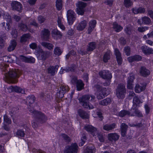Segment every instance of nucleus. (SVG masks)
Instances as JSON below:
<instances>
[{"instance_id":"obj_1","label":"nucleus","mask_w":153,"mask_h":153,"mask_svg":"<svg viewBox=\"0 0 153 153\" xmlns=\"http://www.w3.org/2000/svg\"><path fill=\"white\" fill-rule=\"evenodd\" d=\"M91 101L94 100L95 99V97L92 95H85L80 97L79 100L80 104L85 108L88 109H92L94 108L93 106L90 105L89 103V100L90 98Z\"/></svg>"},{"instance_id":"obj_2","label":"nucleus","mask_w":153,"mask_h":153,"mask_svg":"<svg viewBox=\"0 0 153 153\" xmlns=\"http://www.w3.org/2000/svg\"><path fill=\"white\" fill-rule=\"evenodd\" d=\"M5 72V71H4ZM21 74L20 71L19 70H15L10 71L8 73H4V74L6 77L9 80L10 82L15 83L17 81L16 80L14 79L19 77Z\"/></svg>"},{"instance_id":"obj_3","label":"nucleus","mask_w":153,"mask_h":153,"mask_svg":"<svg viewBox=\"0 0 153 153\" xmlns=\"http://www.w3.org/2000/svg\"><path fill=\"white\" fill-rule=\"evenodd\" d=\"M126 93V89L125 86L123 84H119L116 91V95L117 98L123 99L125 97Z\"/></svg>"},{"instance_id":"obj_4","label":"nucleus","mask_w":153,"mask_h":153,"mask_svg":"<svg viewBox=\"0 0 153 153\" xmlns=\"http://www.w3.org/2000/svg\"><path fill=\"white\" fill-rule=\"evenodd\" d=\"M67 16L68 24L72 25L76 19V13L73 10H69L67 11Z\"/></svg>"},{"instance_id":"obj_5","label":"nucleus","mask_w":153,"mask_h":153,"mask_svg":"<svg viewBox=\"0 0 153 153\" xmlns=\"http://www.w3.org/2000/svg\"><path fill=\"white\" fill-rule=\"evenodd\" d=\"M30 112L32 114H34L36 116L39 118V120L41 123L45 122L47 120V117L44 114L40 112H38L33 110H30Z\"/></svg>"},{"instance_id":"obj_6","label":"nucleus","mask_w":153,"mask_h":153,"mask_svg":"<svg viewBox=\"0 0 153 153\" xmlns=\"http://www.w3.org/2000/svg\"><path fill=\"white\" fill-rule=\"evenodd\" d=\"M78 147L76 143L72 144L70 146H66L64 152V153H76Z\"/></svg>"},{"instance_id":"obj_7","label":"nucleus","mask_w":153,"mask_h":153,"mask_svg":"<svg viewBox=\"0 0 153 153\" xmlns=\"http://www.w3.org/2000/svg\"><path fill=\"white\" fill-rule=\"evenodd\" d=\"M78 147L76 143L72 144L70 146H66L64 152V153H76Z\"/></svg>"},{"instance_id":"obj_8","label":"nucleus","mask_w":153,"mask_h":153,"mask_svg":"<svg viewBox=\"0 0 153 153\" xmlns=\"http://www.w3.org/2000/svg\"><path fill=\"white\" fill-rule=\"evenodd\" d=\"M71 81L73 84L76 83L77 90L80 91L83 89L84 85L81 80H77L76 77H74L72 79Z\"/></svg>"},{"instance_id":"obj_9","label":"nucleus","mask_w":153,"mask_h":153,"mask_svg":"<svg viewBox=\"0 0 153 153\" xmlns=\"http://www.w3.org/2000/svg\"><path fill=\"white\" fill-rule=\"evenodd\" d=\"M39 54L38 58L42 61L45 60L51 55L50 52L43 51L42 49L39 50Z\"/></svg>"},{"instance_id":"obj_10","label":"nucleus","mask_w":153,"mask_h":153,"mask_svg":"<svg viewBox=\"0 0 153 153\" xmlns=\"http://www.w3.org/2000/svg\"><path fill=\"white\" fill-rule=\"evenodd\" d=\"M86 130L90 132L94 136H96L98 134V131L97 128L91 125H88L84 127Z\"/></svg>"},{"instance_id":"obj_11","label":"nucleus","mask_w":153,"mask_h":153,"mask_svg":"<svg viewBox=\"0 0 153 153\" xmlns=\"http://www.w3.org/2000/svg\"><path fill=\"white\" fill-rule=\"evenodd\" d=\"M100 76L103 79H111L112 77L111 74L108 71L103 70L99 72Z\"/></svg>"},{"instance_id":"obj_12","label":"nucleus","mask_w":153,"mask_h":153,"mask_svg":"<svg viewBox=\"0 0 153 153\" xmlns=\"http://www.w3.org/2000/svg\"><path fill=\"white\" fill-rule=\"evenodd\" d=\"M11 5L13 9L18 11H20L22 8V4L19 2L17 1H12L11 4Z\"/></svg>"},{"instance_id":"obj_13","label":"nucleus","mask_w":153,"mask_h":153,"mask_svg":"<svg viewBox=\"0 0 153 153\" xmlns=\"http://www.w3.org/2000/svg\"><path fill=\"white\" fill-rule=\"evenodd\" d=\"M136 116L138 117H142L143 115L141 112L136 107H132L130 110V116Z\"/></svg>"},{"instance_id":"obj_14","label":"nucleus","mask_w":153,"mask_h":153,"mask_svg":"<svg viewBox=\"0 0 153 153\" xmlns=\"http://www.w3.org/2000/svg\"><path fill=\"white\" fill-rule=\"evenodd\" d=\"M116 125L115 123L111 124H106L103 126V129L106 131H112L116 128Z\"/></svg>"},{"instance_id":"obj_15","label":"nucleus","mask_w":153,"mask_h":153,"mask_svg":"<svg viewBox=\"0 0 153 153\" xmlns=\"http://www.w3.org/2000/svg\"><path fill=\"white\" fill-rule=\"evenodd\" d=\"M106 89L105 88L102 89H98L97 90L96 94L97 98L98 99H101L105 97V96L106 94L105 92Z\"/></svg>"},{"instance_id":"obj_16","label":"nucleus","mask_w":153,"mask_h":153,"mask_svg":"<svg viewBox=\"0 0 153 153\" xmlns=\"http://www.w3.org/2000/svg\"><path fill=\"white\" fill-rule=\"evenodd\" d=\"M108 139L111 141H116L118 140L120 136L116 133H110L108 134Z\"/></svg>"},{"instance_id":"obj_17","label":"nucleus","mask_w":153,"mask_h":153,"mask_svg":"<svg viewBox=\"0 0 153 153\" xmlns=\"http://www.w3.org/2000/svg\"><path fill=\"white\" fill-rule=\"evenodd\" d=\"M87 22L85 20L81 21L78 24L76 27V29L79 31L83 30L86 27Z\"/></svg>"},{"instance_id":"obj_18","label":"nucleus","mask_w":153,"mask_h":153,"mask_svg":"<svg viewBox=\"0 0 153 153\" xmlns=\"http://www.w3.org/2000/svg\"><path fill=\"white\" fill-rule=\"evenodd\" d=\"M146 85L142 83L137 84L135 87V91L136 93H139L145 89Z\"/></svg>"},{"instance_id":"obj_19","label":"nucleus","mask_w":153,"mask_h":153,"mask_svg":"<svg viewBox=\"0 0 153 153\" xmlns=\"http://www.w3.org/2000/svg\"><path fill=\"white\" fill-rule=\"evenodd\" d=\"M141 49L142 52L145 54H151L153 53V50L146 45L141 46Z\"/></svg>"},{"instance_id":"obj_20","label":"nucleus","mask_w":153,"mask_h":153,"mask_svg":"<svg viewBox=\"0 0 153 153\" xmlns=\"http://www.w3.org/2000/svg\"><path fill=\"white\" fill-rule=\"evenodd\" d=\"M139 73L142 76H146L150 74L149 71L145 67H142L140 69Z\"/></svg>"},{"instance_id":"obj_21","label":"nucleus","mask_w":153,"mask_h":153,"mask_svg":"<svg viewBox=\"0 0 153 153\" xmlns=\"http://www.w3.org/2000/svg\"><path fill=\"white\" fill-rule=\"evenodd\" d=\"M50 35L49 31L47 29H45L41 32V37L42 40H47Z\"/></svg>"},{"instance_id":"obj_22","label":"nucleus","mask_w":153,"mask_h":153,"mask_svg":"<svg viewBox=\"0 0 153 153\" xmlns=\"http://www.w3.org/2000/svg\"><path fill=\"white\" fill-rule=\"evenodd\" d=\"M114 53L116 56L118 64L119 65H121L122 63V60L120 52L117 49H115L114 50Z\"/></svg>"},{"instance_id":"obj_23","label":"nucleus","mask_w":153,"mask_h":153,"mask_svg":"<svg viewBox=\"0 0 153 153\" xmlns=\"http://www.w3.org/2000/svg\"><path fill=\"white\" fill-rule=\"evenodd\" d=\"M6 123L8 124H9L11 123V121L7 116V115H5L4 116V123L3 128L4 129L6 130H9V128L5 124V123Z\"/></svg>"},{"instance_id":"obj_24","label":"nucleus","mask_w":153,"mask_h":153,"mask_svg":"<svg viewBox=\"0 0 153 153\" xmlns=\"http://www.w3.org/2000/svg\"><path fill=\"white\" fill-rule=\"evenodd\" d=\"M58 67L59 66L57 65L54 66H50L48 69V73L50 74L51 75H53L57 71Z\"/></svg>"},{"instance_id":"obj_25","label":"nucleus","mask_w":153,"mask_h":153,"mask_svg":"<svg viewBox=\"0 0 153 153\" xmlns=\"http://www.w3.org/2000/svg\"><path fill=\"white\" fill-rule=\"evenodd\" d=\"M128 126L125 123H122L120 126V129L121 135L123 137H125L126 134Z\"/></svg>"},{"instance_id":"obj_26","label":"nucleus","mask_w":153,"mask_h":153,"mask_svg":"<svg viewBox=\"0 0 153 153\" xmlns=\"http://www.w3.org/2000/svg\"><path fill=\"white\" fill-rule=\"evenodd\" d=\"M41 44L44 47L49 50H52L54 47V45L53 44L48 42H42L41 43Z\"/></svg>"},{"instance_id":"obj_27","label":"nucleus","mask_w":153,"mask_h":153,"mask_svg":"<svg viewBox=\"0 0 153 153\" xmlns=\"http://www.w3.org/2000/svg\"><path fill=\"white\" fill-rule=\"evenodd\" d=\"M3 16L4 18L5 19L6 21L8 22L6 24L7 28L6 29L5 27V29L6 30H9L10 27V25L9 24V22H10L11 21V16L9 15L8 14L7 15L6 14H4Z\"/></svg>"},{"instance_id":"obj_28","label":"nucleus","mask_w":153,"mask_h":153,"mask_svg":"<svg viewBox=\"0 0 153 153\" xmlns=\"http://www.w3.org/2000/svg\"><path fill=\"white\" fill-rule=\"evenodd\" d=\"M79 115L82 119H88L89 117V115L87 113L80 110L78 111Z\"/></svg>"},{"instance_id":"obj_29","label":"nucleus","mask_w":153,"mask_h":153,"mask_svg":"<svg viewBox=\"0 0 153 153\" xmlns=\"http://www.w3.org/2000/svg\"><path fill=\"white\" fill-rule=\"evenodd\" d=\"M51 34L52 36L54 38L56 36L59 37H61L62 36V33L58 30L56 29H53L52 30Z\"/></svg>"},{"instance_id":"obj_30","label":"nucleus","mask_w":153,"mask_h":153,"mask_svg":"<svg viewBox=\"0 0 153 153\" xmlns=\"http://www.w3.org/2000/svg\"><path fill=\"white\" fill-rule=\"evenodd\" d=\"M132 10L134 13L137 14L143 13L145 12V10L144 8L140 7L138 8H133L132 9Z\"/></svg>"},{"instance_id":"obj_31","label":"nucleus","mask_w":153,"mask_h":153,"mask_svg":"<svg viewBox=\"0 0 153 153\" xmlns=\"http://www.w3.org/2000/svg\"><path fill=\"white\" fill-rule=\"evenodd\" d=\"M16 42L15 40H13L11 41L10 45L8 48V50L10 52L13 51L16 46Z\"/></svg>"},{"instance_id":"obj_32","label":"nucleus","mask_w":153,"mask_h":153,"mask_svg":"<svg viewBox=\"0 0 153 153\" xmlns=\"http://www.w3.org/2000/svg\"><path fill=\"white\" fill-rule=\"evenodd\" d=\"M113 28L115 31L117 32L120 31L123 28L122 27L118 25L116 22H114L113 23Z\"/></svg>"},{"instance_id":"obj_33","label":"nucleus","mask_w":153,"mask_h":153,"mask_svg":"<svg viewBox=\"0 0 153 153\" xmlns=\"http://www.w3.org/2000/svg\"><path fill=\"white\" fill-rule=\"evenodd\" d=\"M95 152V149L94 146H88L85 150L84 153H94Z\"/></svg>"},{"instance_id":"obj_34","label":"nucleus","mask_w":153,"mask_h":153,"mask_svg":"<svg viewBox=\"0 0 153 153\" xmlns=\"http://www.w3.org/2000/svg\"><path fill=\"white\" fill-rule=\"evenodd\" d=\"M30 35L29 34H25L23 35L21 38V42H25L30 39Z\"/></svg>"},{"instance_id":"obj_35","label":"nucleus","mask_w":153,"mask_h":153,"mask_svg":"<svg viewBox=\"0 0 153 153\" xmlns=\"http://www.w3.org/2000/svg\"><path fill=\"white\" fill-rule=\"evenodd\" d=\"M36 98L33 95L28 96L27 98V102L30 104L33 103L35 100Z\"/></svg>"},{"instance_id":"obj_36","label":"nucleus","mask_w":153,"mask_h":153,"mask_svg":"<svg viewBox=\"0 0 153 153\" xmlns=\"http://www.w3.org/2000/svg\"><path fill=\"white\" fill-rule=\"evenodd\" d=\"M111 102V100L110 98H107L99 102L100 105H106L110 103Z\"/></svg>"},{"instance_id":"obj_37","label":"nucleus","mask_w":153,"mask_h":153,"mask_svg":"<svg viewBox=\"0 0 153 153\" xmlns=\"http://www.w3.org/2000/svg\"><path fill=\"white\" fill-rule=\"evenodd\" d=\"M96 45L95 42H91L90 43L88 46L87 49V51H92L96 48Z\"/></svg>"},{"instance_id":"obj_38","label":"nucleus","mask_w":153,"mask_h":153,"mask_svg":"<svg viewBox=\"0 0 153 153\" xmlns=\"http://www.w3.org/2000/svg\"><path fill=\"white\" fill-rule=\"evenodd\" d=\"M63 4L62 0H56V6L58 10H61Z\"/></svg>"},{"instance_id":"obj_39","label":"nucleus","mask_w":153,"mask_h":153,"mask_svg":"<svg viewBox=\"0 0 153 153\" xmlns=\"http://www.w3.org/2000/svg\"><path fill=\"white\" fill-rule=\"evenodd\" d=\"M69 90V87L67 85H61L60 87V92H62L65 94Z\"/></svg>"},{"instance_id":"obj_40","label":"nucleus","mask_w":153,"mask_h":153,"mask_svg":"<svg viewBox=\"0 0 153 153\" xmlns=\"http://www.w3.org/2000/svg\"><path fill=\"white\" fill-rule=\"evenodd\" d=\"M62 52V51L59 47H56L54 50V54L56 55L59 56L60 55Z\"/></svg>"},{"instance_id":"obj_41","label":"nucleus","mask_w":153,"mask_h":153,"mask_svg":"<svg viewBox=\"0 0 153 153\" xmlns=\"http://www.w3.org/2000/svg\"><path fill=\"white\" fill-rule=\"evenodd\" d=\"M133 3L131 0H124V5L126 7H129L133 5Z\"/></svg>"},{"instance_id":"obj_42","label":"nucleus","mask_w":153,"mask_h":153,"mask_svg":"<svg viewBox=\"0 0 153 153\" xmlns=\"http://www.w3.org/2000/svg\"><path fill=\"white\" fill-rule=\"evenodd\" d=\"M127 114L130 116V111L126 110H122L120 112L119 115L120 117H123Z\"/></svg>"},{"instance_id":"obj_43","label":"nucleus","mask_w":153,"mask_h":153,"mask_svg":"<svg viewBox=\"0 0 153 153\" xmlns=\"http://www.w3.org/2000/svg\"><path fill=\"white\" fill-rule=\"evenodd\" d=\"M110 51H108L107 52H106L104 55L103 56V61L105 62H107L108 60L110 59Z\"/></svg>"},{"instance_id":"obj_44","label":"nucleus","mask_w":153,"mask_h":153,"mask_svg":"<svg viewBox=\"0 0 153 153\" xmlns=\"http://www.w3.org/2000/svg\"><path fill=\"white\" fill-rule=\"evenodd\" d=\"M142 20L143 23L146 25L149 24L151 22L150 19L147 17L145 16L142 18Z\"/></svg>"},{"instance_id":"obj_45","label":"nucleus","mask_w":153,"mask_h":153,"mask_svg":"<svg viewBox=\"0 0 153 153\" xmlns=\"http://www.w3.org/2000/svg\"><path fill=\"white\" fill-rule=\"evenodd\" d=\"M76 5L78 8L84 9L86 6V3L82 1H79L76 4Z\"/></svg>"},{"instance_id":"obj_46","label":"nucleus","mask_w":153,"mask_h":153,"mask_svg":"<svg viewBox=\"0 0 153 153\" xmlns=\"http://www.w3.org/2000/svg\"><path fill=\"white\" fill-rule=\"evenodd\" d=\"M20 29L24 31H26L27 30H28L31 32L29 27H28L26 25L21 23L19 26Z\"/></svg>"},{"instance_id":"obj_47","label":"nucleus","mask_w":153,"mask_h":153,"mask_svg":"<svg viewBox=\"0 0 153 153\" xmlns=\"http://www.w3.org/2000/svg\"><path fill=\"white\" fill-rule=\"evenodd\" d=\"M149 27L146 26H141L137 28V30L140 32H143L149 29Z\"/></svg>"},{"instance_id":"obj_48","label":"nucleus","mask_w":153,"mask_h":153,"mask_svg":"<svg viewBox=\"0 0 153 153\" xmlns=\"http://www.w3.org/2000/svg\"><path fill=\"white\" fill-rule=\"evenodd\" d=\"M14 91L17 93H21L22 94L24 93L25 92V90L19 87L15 86L14 87Z\"/></svg>"},{"instance_id":"obj_49","label":"nucleus","mask_w":153,"mask_h":153,"mask_svg":"<svg viewBox=\"0 0 153 153\" xmlns=\"http://www.w3.org/2000/svg\"><path fill=\"white\" fill-rule=\"evenodd\" d=\"M140 101L138 98L136 97H134L133 99V105L132 107H137V104L139 103Z\"/></svg>"},{"instance_id":"obj_50","label":"nucleus","mask_w":153,"mask_h":153,"mask_svg":"<svg viewBox=\"0 0 153 153\" xmlns=\"http://www.w3.org/2000/svg\"><path fill=\"white\" fill-rule=\"evenodd\" d=\"M16 134L19 137H24L25 135L24 131L21 130H18L16 133Z\"/></svg>"},{"instance_id":"obj_51","label":"nucleus","mask_w":153,"mask_h":153,"mask_svg":"<svg viewBox=\"0 0 153 153\" xmlns=\"http://www.w3.org/2000/svg\"><path fill=\"white\" fill-rule=\"evenodd\" d=\"M134 79V74L133 73H131L129 74V76L128 77L127 82H133Z\"/></svg>"},{"instance_id":"obj_52","label":"nucleus","mask_w":153,"mask_h":153,"mask_svg":"<svg viewBox=\"0 0 153 153\" xmlns=\"http://www.w3.org/2000/svg\"><path fill=\"white\" fill-rule=\"evenodd\" d=\"M124 52L126 55L127 56L130 55V48L129 47H126L124 49Z\"/></svg>"},{"instance_id":"obj_53","label":"nucleus","mask_w":153,"mask_h":153,"mask_svg":"<svg viewBox=\"0 0 153 153\" xmlns=\"http://www.w3.org/2000/svg\"><path fill=\"white\" fill-rule=\"evenodd\" d=\"M74 71V69L72 68H67L64 69H61L60 71V73L61 74H62L64 71H65L66 72H68L69 71Z\"/></svg>"},{"instance_id":"obj_54","label":"nucleus","mask_w":153,"mask_h":153,"mask_svg":"<svg viewBox=\"0 0 153 153\" xmlns=\"http://www.w3.org/2000/svg\"><path fill=\"white\" fill-rule=\"evenodd\" d=\"M96 24V21L95 20H92L89 22V26L94 28Z\"/></svg>"},{"instance_id":"obj_55","label":"nucleus","mask_w":153,"mask_h":153,"mask_svg":"<svg viewBox=\"0 0 153 153\" xmlns=\"http://www.w3.org/2000/svg\"><path fill=\"white\" fill-rule=\"evenodd\" d=\"M76 12L78 14L82 15L84 13V10L83 9L77 8Z\"/></svg>"},{"instance_id":"obj_56","label":"nucleus","mask_w":153,"mask_h":153,"mask_svg":"<svg viewBox=\"0 0 153 153\" xmlns=\"http://www.w3.org/2000/svg\"><path fill=\"white\" fill-rule=\"evenodd\" d=\"M38 20L39 23H42L45 21V19L44 17L42 16H39L38 17Z\"/></svg>"},{"instance_id":"obj_57","label":"nucleus","mask_w":153,"mask_h":153,"mask_svg":"<svg viewBox=\"0 0 153 153\" xmlns=\"http://www.w3.org/2000/svg\"><path fill=\"white\" fill-rule=\"evenodd\" d=\"M35 59L32 57H28L27 63H34L35 62Z\"/></svg>"},{"instance_id":"obj_58","label":"nucleus","mask_w":153,"mask_h":153,"mask_svg":"<svg viewBox=\"0 0 153 153\" xmlns=\"http://www.w3.org/2000/svg\"><path fill=\"white\" fill-rule=\"evenodd\" d=\"M62 138L65 140L67 141H68L70 140V139L69 137L67 135L65 134H62L61 136Z\"/></svg>"},{"instance_id":"obj_59","label":"nucleus","mask_w":153,"mask_h":153,"mask_svg":"<svg viewBox=\"0 0 153 153\" xmlns=\"http://www.w3.org/2000/svg\"><path fill=\"white\" fill-rule=\"evenodd\" d=\"M30 47L32 49H35L37 47V45L36 43L33 42L29 45Z\"/></svg>"},{"instance_id":"obj_60","label":"nucleus","mask_w":153,"mask_h":153,"mask_svg":"<svg viewBox=\"0 0 153 153\" xmlns=\"http://www.w3.org/2000/svg\"><path fill=\"white\" fill-rule=\"evenodd\" d=\"M133 82H127V88L128 89H132L133 87Z\"/></svg>"},{"instance_id":"obj_61","label":"nucleus","mask_w":153,"mask_h":153,"mask_svg":"<svg viewBox=\"0 0 153 153\" xmlns=\"http://www.w3.org/2000/svg\"><path fill=\"white\" fill-rule=\"evenodd\" d=\"M20 59L22 61L27 62L28 57H27L23 56H21L20 57Z\"/></svg>"},{"instance_id":"obj_62","label":"nucleus","mask_w":153,"mask_h":153,"mask_svg":"<svg viewBox=\"0 0 153 153\" xmlns=\"http://www.w3.org/2000/svg\"><path fill=\"white\" fill-rule=\"evenodd\" d=\"M135 61H139L141 59V56L138 55L133 56Z\"/></svg>"},{"instance_id":"obj_63","label":"nucleus","mask_w":153,"mask_h":153,"mask_svg":"<svg viewBox=\"0 0 153 153\" xmlns=\"http://www.w3.org/2000/svg\"><path fill=\"white\" fill-rule=\"evenodd\" d=\"M99 138V140L101 142H103L104 141V138L103 135L102 134H99L98 133L97 135Z\"/></svg>"},{"instance_id":"obj_64","label":"nucleus","mask_w":153,"mask_h":153,"mask_svg":"<svg viewBox=\"0 0 153 153\" xmlns=\"http://www.w3.org/2000/svg\"><path fill=\"white\" fill-rule=\"evenodd\" d=\"M135 94L134 91H130L129 92V94L128 95L129 98L130 99H131L132 98V97H135Z\"/></svg>"}]
</instances>
